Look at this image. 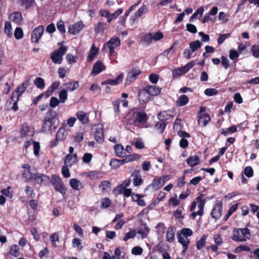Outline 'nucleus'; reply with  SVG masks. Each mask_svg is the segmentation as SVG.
<instances>
[{"instance_id":"obj_1","label":"nucleus","mask_w":259,"mask_h":259,"mask_svg":"<svg viewBox=\"0 0 259 259\" xmlns=\"http://www.w3.org/2000/svg\"><path fill=\"white\" fill-rule=\"evenodd\" d=\"M57 114L53 109H50L47 112L44 120L41 131L45 133H51L58 127V123H56Z\"/></svg>"},{"instance_id":"obj_2","label":"nucleus","mask_w":259,"mask_h":259,"mask_svg":"<svg viewBox=\"0 0 259 259\" xmlns=\"http://www.w3.org/2000/svg\"><path fill=\"white\" fill-rule=\"evenodd\" d=\"M126 118L129 119V124H134L139 126L142 123L145 122L147 119V114L143 112L131 111L126 116Z\"/></svg>"},{"instance_id":"obj_3","label":"nucleus","mask_w":259,"mask_h":259,"mask_svg":"<svg viewBox=\"0 0 259 259\" xmlns=\"http://www.w3.org/2000/svg\"><path fill=\"white\" fill-rule=\"evenodd\" d=\"M250 232L248 228L234 229L231 238L237 242L246 241L250 238Z\"/></svg>"},{"instance_id":"obj_4","label":"nucleus","mask_w":259,"mask_h":259,"mask_svg":"<svg viewBox=\"0 0 259 259\" xmlns=\"http://www.w3.org/2000/svg\"><path fill=\"white\" fill-rule=\"evenodd\" d=\"M49 181L56 191L63 195L66 194V189L60 177L53 175Z\"/></svg>"},{"instance_id":"obj_5","label":"nucleus","mask_w":259,"mask_h":259,"mask_svg":"<svg viewBox=\"0 0 259 259\" xmlns=\"http://www.w3.org/2000/svg\"><path fill=\"white\" fill-rule=\"evenodd\" d=\"M163 37V33L160 31H157L155 33H149L144 35L143 41L146 45H149L152 42L158 41Z\"/></svg>"},{"instance_id":"obj_6","label":"nucleus","mask_w":259,"mask_h":259,"mask_svg":"<svg viewBox=\"0 0 259 259\" xmlns=\"http://www.w3.org/2000/svg\"><path fill=\"white\" fill-rule=\"evenodd\" d=\"M66 48L62 46L57 51L53 52L51 56L52 61L55 64H61L63 59L62 57L66 53Z\"/></svg>"},{"instance_id":"obj_7","label":"nucleus","mask_w":259,"mask_h":259,"mask_svg":"<svg viewBox=\"0 0 259 259\" xmlns=\"http://www.w3.org/2000/svg\"><path fill=\"white\" fill-rule=\"evenodd\" d=\"M195 62L194 61H192L187 63L183 67H179L178 68L172 70V73L173 77L176 78L179 76L184 74V73L187 72L191 68H192L195 65Z\"/></svg>"},{"instance_id":"obj_8","label":"nucleus","mask_w":259,"mask_h":259,"mask_svg":"<svg viewBox=\"0 0 259 259\" xmlns=\"http://www.w3.org/2000/svg\"><path fill=\"white\" fill-rule=\"evenodd\" d=\"M120 45V40L118 37H112L104 45V48H107L109 50L110 55L114 53V49Z\"/></svg>"},{"instance_id":"obj_9","label":"nucleus","mask_w":259,"mask_h":259,"mask_svg":"<svg viewBox=\"0 0 259 259\" xmlns=\"http://www.w3.org/2000/svg\"><path fill=\"white\" fill-rule=\"evenodd\" d=\"M32 177V182L39 185H45L50 180L48 176L42 174L34 173Z\"/></svg>"},{"instance_id":"obj_10","label":"nucleus","mask_w":259,"mask_h":259,"mask_svg":"<svg viewBox=\"0 0 259 259\" xmlns=\"http://www.w3.org/2000/svg\"><path fill=\"white\" fill-rule=\"evenodd\" d=\"M141 73V71L139 68L135 67L132 68L127 74L125 84L129 85L131 82L135 81Z\"/></svg>"},{"instance_id":"obj_11","label":"nucleus","mask_w":259,"mask_h":259,"mask_svg":"<svg viewBox=\"0 0 259 259\" xmlns=\"http://www.w3.org/2000/svg\"><path fill=\"white\" fill-rule=\"evenodd\" d=\"M44 31V28L42 26H38L36 27L31 34V40L33 42L37 43L41 37Z\"/></svg>"},{"instance_id":"obj_12","label":"nucleus","mask_w":259,"mask_h":259,"mask_svg":"<svg viewBox=\"0 0 259 259\" xmlns=\"http://www.w3.org/2000/svg\"><path fill=\"white\" fill-rule=\"evenodd\" d=\"M196 200L197 201V207L199 209L197 211L192 213L191 216L193 219H194L197 215H201L203 214V210L205 203V201L201 199L200 197H197Z\"/></svg>"},{"instance_id":"obj_13","label":"nucleus","mask_w":259,"mask_h":259,"mask_svg":"<svg viewBox=\"0 0 259 259\" xmlns=\"http://www.w3.org/2000/svg\"><path fill=\"white\" fill-rule=\"evenodd\" d=\"M77 161L78 159L76 154H67L64 159V165L70 167L76 164Z\"/></svg>"},{"instance_id":"obj_14","label":"nucleus","mask_w":259,"mask_h":259,"mask_svg":"<svg viewBox=\"0 0 259 259\" xmlns=\"http://www.w3.org/2000/svg\"><path fill=\"white\" fill-rule=\"evenodd\" d=\"M138 99L140 103L145 104L148 102L150 100V96L144 88L141 90L138 93Z\"/></svg>"},{"instance_id":"obj_15","label":"nucleus","mask_w":259,"mask_h":259,"mask_svg":"<svg viewBox=\"0 0 259 259\" xmlns=\"http://www.w3.org/2000/svg\"><path fill=\"white\" fill-rule=\"evenodd\" d=\"M9 18L11 21L18 25L21 24L23 21L22 15L20 12H15L11 13Z\"/></svg>"},{"instance_id":"obj_16","label":"nucleus","mask_w":259,"mask_h":259,"mask_svg":"<svg viewBox=\"0 0 259 259\" xmlns=\"http://www.w3.org/2000/svg\"><path fill=\"white\" fill-rule=\"evenodd\" d=\"M83 26L82 22H78L74 25H70L68 30L70 33L75 35L82 29Z\"/></svg>"},{"instance_id":"obj_17","label":"nucleus","mask_w":259,"mask_h":259,"mask_svg":"<svg viewBox=\"0 0 259 259\" xmlns=\"http://www.w3.org/2000/svg\"><path fill=\"white\" fill-rule=\"evenodd\" d=\"M175 114L174 111L168 110L162 111L159 113L157 116L160 120L165 121V120L173 117Z\"/></svg>"},{"instance_id":"obj_18","label":"nucleus","mask_w":259,"mask_h":259,"mask_svg":"<svg viewBox=\"0 0 259 259\" xmlns=\"http://www.w3.org/2000/svg\"><path fill=\"white\" fill-rule=\"evenodd\" d=\"M29 80H26L19 85L15 90L14 94H16V97H18L23 94L29 85Z\"/></svg>"},{"instance_id":"obj_19","label":"nucleus","mask_w":259,"mask_h":259,"mask_svg":"<svg viewBox=\"0 0 259 259\" xmlns=\"http://www.w3.org/2000/svg\"><path fill=\"white\" fill-rule=\"evenodd\" d=\"M105 66L100 61H97L94 65L92 74L96 75L100 73L102 71L105 70Z\"/></svg>"},{"instance_id":"obj_20","label":"nucleus","mask_w":259,"mask_h":259,"mask_svg":"<svg viewBox=\"0 0 259 259\" xmlns=\"http://www.w3.org/2000/svg\"><path fill=\"white\" fill-rule=\"evenodd\" d=\"M150 96H156L160 93L161 89L155 85H148L144 88Z\"/></svg>"},{"instance_id":"obj_21","label":"nucleus","mask_w":259,"mask_h":259,"mask_svg":"<svg viewBox=\"0 0 259 259\" xmlns=\"http://www.w3.org/2000/svg\"><path fill=\"white\" fill-rule=\"evenodd\" d=\"M222 211V205L221 204H215L211 211L212 217L215 219H219L221 216Z\"/></svg>"},{"instance_id":"obj_22","label":"nucleus","mask_w":259,"mask_h":259,"mask_svg":"<svg viewBox=\"0 0 259 259\" xmlns=\"http://www.w3.org/2000/svg\"><path fill=\"white\" fill-rule=\"evenodd\" d=\"M163 185V182H162L161 178H155L152 182L147 186V188H152L153 190H156L160 188Z\"/></svg>"},{"instance_id":"obj_23","label":"nucleus","mask_w":259,"mask_h":259,"mask_svg":"<svg viewBox=\"0 0 259 259\" xmlns=\"http://www.w3.org/2000/svg\"><path fill=\"white\" fill-rule=\"evenodd\" d=\"M63 86L67 92H72L79 87V83L77 81H70L64 83Z\"/></svg>"},{"instance_id":"obj_24","label":"nucleus","mask_w":259,"mask_h":259,"mask_svg":"<svg viewBox=\"0 0 259 259\" xmlns=\"http://www.w3.org/2000/svg\"><path fill=\"white\" fill-rule=\"evenodd\" d=\"M123 78V74L120 73L115 79H108L102 83V85L104 84H110L112 85H115L119 84L121 82Z\"/></svg>"},{"instance_id":"obj_25","label":"nucleus","mask_w":259,"mask_h":259,"mask_svg":"<svg viewBox=\"0 0 259 259\" xmlns=\"http://www.w3.org/2000/svg\"><path fill=\"white\" fill-rule=\"evenodd\" d=\"M69 184L70 187L75 190H79L83 188V185L80 181L75 178L70 179Z\"/></svg>"},{"instance_id":"obj_26","label":"nucleus","mask_w":259,"mask_h":259,"mask_svg":"<svg viewBox=\"0 0 259 259\" xmlns=\"http://www.w3.org/2000/svg\"><path fill=\"white\" fill-rule=\"evenodd\" d=\"M147 11V8L146 6H142L139 10L134 14L133 16L131 17V18L133 21H136L139 18H140L142 15L145 13Z\"/></svg>"},{"instance_id":"obj_27","label":"nucleus","mask_w":259,"mask_h":259,"mask_svg":"<svg viewBox=\"0 0 259 259\" xmlns=\"http://www.w3.org/2000/svg\"><path fill=\"white\" fill-rule=\"evenodd\" d=\"M76 116L77 119L82 123L85 124L89 121V117L87 114L82 111L77 112Z\"/></svg>"},{"instance_id":"obj_28","label":"nucleus","mask_w":259,"mask_h":259,"mask_svg":"<svg viewBox=\"0 0 259 259\" xmlns=\"http://www.w3.org/2000/svg\"><path fill=\"white\" fill-rule=\"evenodd\" d=\"M4 33L9 38H11L13 36L12 27L9 21H6L5 23Z\"/></svg>"},{"instance_id":"obj_29","label":"nucleus","mask_w":259,"mask_h":259,"mask_svg":"<svg viewBox=\"0 0 259 259\" xmlns=\"http://www.w3.org/2000/svg\"><path fill=\"white\" fill-rule=\"evenodd\" d=\"M99 51V49L96 48L94 45H93L89 55L87 57V60L89 62L92 61L95 56L97 55Z\"/></svg>"},{"instance_id":"obj_30","label":"nucleus","mask_w":259,"mask_h":259,"mask_svg":"<svg viewBox=\"0 0 259 259\" xmlns=\"http://www.w3.org/2000/svg\"><path fill=\"white\" fill-rule=\"evenodd\" d=\"M176 229L174 227H169L168 228L166 233V239L169 242H173L175 238Z\"/></svg>"},{"instance_id":"obj_31","label":"nucleus","mask_w":259,"mask_h":259,"mask_svg":"<svg viewBox=\"0 0 259 259\" xmlns=\"http://www.w3.org/2000/svg\"><path fill=\"white\" fill-rule=\"evenodd\" d=\"M95 139L99 143H102L104 141V134L103 129L99 128L95 133Z\"/></svg>"},{"instance_id":"obj_32","label":"nucleus","mask_w":259,"mask_h":259,"mask_svg":"<svg viewBox=\"0 0 259 259\" xmlns=\"http://www.w3.org/2000/svg\"><path fill=\"white\" fill-rule=\"evenodd\" d=\"M114 149L116 156L122 157L123 155L125 154L124 147L121 144H116L114 147Z\"/></svg>"},{"instance_id":"obj_33","label":"nucleus","mask_w":259,"mask_h":259,"mask_svg":"<svg viewBox=\"0 0 259 259\" xmlns=\"http://www.w3.org/2000/svg\"><path fill=\"white\" fill-rule=\"evenodd\" d=\"M187 162L189 166L193 167L199 163V158L197 156H190L187 159Z\"/></svg>"},{"instance_id":"obj_34","label":"nucleus","mask_w":259,"mask_h":259,"mask_svg":"<svg viewBox=\"0 0 259 259\" xmlns=\"http://www.w3.org/2000/svg\"><path fill=\"white\" fill-rule=\"evenodd\" d=\"M210 120V117L208 114L203 113L199 118L198 123L202 124L203 126H206Z\"/></svg>"},{"instance_id":"obj_35","label":"nucleus","mask_w":259,"mask_h":259,"mask_svg":"<svg viewBox=\"0 0 259 259\" xmlns=\"http://www.w3.org/2000/svg\"><path fill=\"white\" fill-rule=\"evenodd\" d=\"M132 176L134 177V185L136 187H138L140 186L143 183V180L141 176L138 174H133Z\"/></svg>"},{"instance_id":"obj_36","label":"nucleus","mask_w":259,"mask_h":259,"mask_svg":"<svg viewBox=\"0 0 259 259\" xmlns=\"http://www.w3.org/2000/svg\"><path fill=\"white\" fill-rule=\"evenodd\" d=\"M201 46V43L198 40L192 41L189 44V49L191 50V52L193 53L199 49Z\"/></svg>"},{"instance_id":"obj_37","label":"nucleus","mask_w":259,"mask_h":259,"mask_svg":"<svg viewBox=\"0 0 259 259\" xmlns=\"http://www.w3.org/2000/svg\"><path fill=\"white\" fill-rule=\"evenodd\" d=\"M189 101V99L187 96L185 95H181L179 97L177 100V104L180 106L185 105Z\"/></svg>"},{"instance_id":"obj_38","label":"nucleus","mask_w":259,"mask_h":259,"mask_svg":"<svg viewBox=\"0 0 259 259\" xmlns=\"http://www.w3.org/2000/svg\"><path fill=\"white\" fill-rule=\"evenodd\" d=\"M178 241L183 245L184 250L186 249L190 242L189 239L187 237L180 235L178 236Z\"/></svg>"},{"instance_id":"obj_39","label":"nucleus","mask_w":259,"mask_h":259,"mask_svg":"<svg viewBox=\"0 0 259 259\" xmlns=\"http://www.w3.org/2000/svg\"><path fill=\"white\" fill-rule=\"evenodd\" d=\"M66 133L64 128H60L56 134V141H62L65 138Z\"/></svg>"},{"instance_id":"obj_40","label":"nucleus","mask_w":259,"mask_h":259,"mask_svg":"<svg viewBox=\"0 0 259 259\" xmlns=\"http://www.w3.org/2000/svg\"><path fill=\"white\" fill-rule=\"evenodd\" d=\"M137 233L141 239H144L147 237L149 233L148 228L146 226H144L143 228L138 230Z\"/></svg>"},{"instance_id":"obj_41","label":"nucleus","mask_w":259,"mask_h":259,"mask_svg":"<svg viewBox=\"0 0 259 259\" xmlns=\"http://www.w3.org/2000/svg\"><path fill=\"white\" fill-rule=\"evenodd\" d=\"M136 233L137 231L135 229H131L128 232L125 233L124 237L123 238V240L124 241H127L128 239L134 238Z\"/></svg>"},{"instance_id":"obj_42","label":"nucleus","mask_w":259,"mask_h":259,"mask_svg":"<svg viewBox=\"0 0 259 259\" xmlns=\"http://www.w3.org/2000/svg\"><path fill=\"white\" fill-rule=\"evenodd\" d=\"M206 235H203L200 239L197 241L196 243V248L197 249L200 250L204 247L206 242Z\"/></svg>"},{"instance_id":"obj_43","label":"nucleus","mask_w":259,"mask_h":259,"mask_svg":"<svg viewBox=\"0 0 259 259\" xmlns=\"http://www.w3.org/2000/svg\"><path fill=\"white\" fill-rule=\"evenodd\" d=\"M166 126L165 121L160 120L155 126V130L159 133H162Z\"/></svg>"},{"instance_id":"obj_44","label":"nucleus","mask_w":259,"mask_h":259,"mask_svg":"<svg viewBox=\"0 0 259 259\" xmlns=\"http://www.w3.org/2000/svg\"><path fill=\"white\" fill-rule=\"evenodd\" d=\"M34 83L39 89H44L45 88L44 79L41 77L36 78L34 81Z\"/></svg>"},{"instance_id":"obj_45","label":"nucleus","mask_w":259,"mask_h":259,"mask_svg":"<svg viewBox=\"0 0 259 259\" xmlns=\"http://www.w3.org/2000/svg\"><path fill=\"white\" fill-rule=\"evenodd\" d=\"M29 133V127L28 125L26 123L23 124L20 131L21 137L24 138L28 135Z\"/></svg>"},{"instance_id":"obj_46","label":"nucleus","mask_w":259,"mask_h":259,"mask_svg":"<svg viewBox=\"0 0 259 259\" xmlns=\"http://www.w3.org/2000/svg\"><path fill=\"white\" fill-rule=\"evenodd\" d=\"M22 5L27 10L35 5L34 0H21Z\"/></svg>"},{"instance_id":"obj_47","label":"nucleus","mask_w":259,"mask_h":259,"mask_svg":"<svg viewBox=\"0 0 259 259\" xmlns=\"http://www.w3.org/2000/svg\"><path fill=\"white\" fill-rule=\"evenodd\" d=\"M60 84V82L59 81H56L53 82L49 88L47 92L49 94H52L58 88Z\"/></svg>"},{"instance_id":"obj_48","label":"nucleus","mask_w":259,"mask_h":259,"mask_svg":"<svg viewBox=\"0 0 259 259\" xmlns=\"http://www.w3.org/2000/svg\"><path fill=\"white\" fill-rule=\"evenodd\" d=\"M67 92L66 90H62L59 94V100L61 103H64L67 99Z\"/></svg>"},{"instance_id":"obj_49","label":"nucleus","mask_w":259,"mask_h":259,"mask_svg":"<svg viewBox=\"0 0 259 259\" xmlns=\"http://www.w3.org/2000/svg\"><path fill=\"white\" fill-rule=\"evenodd\" d=\"M34 173H31L29 170H25L23 172L22 177L27 182L32 181Z\"/></svg>"},{"instance_id":"obj_50","label":"nucleus","mask_w":259,"mask_h":259,"mask_svg":"<svg viewBox=\"0 0 259 259\" xmlns=\"http://www.w3.org/2000/svg\"><path fill=\"white\" fill-rule=\"evenodd\" d=\"M122 13V10L121 9H118L115 13L110 14H109V16L108 17V22L109 23L111 22V21L116 18L118 15L121 14Z\"/></svg>"},{"instance_id":"obj_51","label":"nucleus","mask_w":259,"mask_h":259,"mask_svg":"<svg viewBox=\"0 0 259 259\" xmlns=\"http://www.w3.org/2000/svg\"><path fill=\"white\" fill-rule=\"evenodd\" d=\"M14 36L17 39H20L23 37V31L21 28L17 27L15 29Z\"/></svg>"},{"instance_id":"obj_52","label":"nucleus","mask_w":259,"mask_h":259,"mask_svg":"<svg viewBox=\"0 0 259 259\" xmlns=\"http://www.w3.org/2000/svg\"><path fill=\"white\" fill-rule=\"evenodd\" d=\"M124 163V162L123 161V159L122 160H120L113 159L111 160L110 164L112 167L116 168Z\"/></svg>"},{"instance_id":"obj_53","label":"nucleus","mask_w":259,"mask_h":259,"mask_svg":"<svg viewBox=\"0 0 259 259\" xmlns=\"http://www.w3.org/2000/svg\"><path fill=\"white\" fill-rule=\"evenodd\" d=\"M19 247L17 245H13L11 247L10 253L14 256L17 257L19 255Z\"/></svg>"},{"instance_id":"obj_54","label":"nucleus","mask_w":259,"mask_h":259,"mask_svg":"<svg viewBox=\"0 0 259 259\" xmlns=\"http://www.w3.org/2000/svg\"><path fill=\"white\" fill-rule=\"evenodd\" d=\"M140 157L141 156L139 155L134 154L126 156V157L123 159V161L125 163L128 162L134 161L136 159H139Z\"/></svg>"},{"instance_id":"obj_55","label":"nucleus","mask_w":259,"mask_h":259,"mask_svg":"<svg viewBox=\"0 0 259 259\" xmlns=\"http://www.w3.org/2000/svg\"><path fill=\"white\" fill-rule=\"evenodd\" d=\"M50 240L52 242V245L54 247H57L56 242L59 241L58 234L56 233L52 234L50 236Z\"/></svg>"},{"instance_id":"obj_56","label":"nucleus","mask_w":259,"mask_h":259,"mask_svg":"<svg viewBox=\"0 0 259 259\" xmlns=\"http://www.w3.org/2000/svg\"><path fill=\"white\" fill-rule=\"evenodd\" d=\"M110 184L108 181H104L101 182L99 188L102 191L104 192L110 188Z\"/></svg>"},{"instance_id":"obj_57","label":"nucleus","mask_w":259,"mask_h":259,"mask_svg":"<svg viewBox=\"0 0 259 259\" xmlns=\"http://www.w3.org/2000/svg\"><path fill=\"white\" fill-rule=\"evenodd\" d=\"M106 24L105 23L99 22L95 27V31L96 33H100L101 31H104L105 29Z\"/></svg>"},{"instance_id":"obj_58","label":"nucleus","mask_w":259,"mask_h":259,"mask_svg":"<svg viewBox=\"0 0 259 259\" xmlns=\"http://www.w3.org/2000/svg\"><path fill=\"white\" fill-rule=\"evenodd\" d=\"M81 241L80 239L78 238H74L72 240V245L73 247H77L78 249L80 250L82 248V246L81 245Z\"/></svg>"},{"instance_id":"obj_59","label":"nucleus","mask_w":259,"mask_h":259,"mask_svg":"<svg viewBox=\"0 0 259 259\" xmlns=\"http://www.w3.org/2000/svg\"><path fill=\"white\" fill-rule=\"evenodd\" d=\"M192 234L193 231L189 228H183L181 231V235L186 237L191 236Z\"/></svg>"},{"instance_id":"obj_60","label":"nucleus","mask_w":259,"mask_h":259,"mask_svg":"<svg viewBox=\"0 0 259 259\" xmlns=\"http://www.w3.org/2000/svg\"><path fill=\"white\" fill-rule=\"evenodd\" d=\"M143 252V248L140 246L134 247L132 249V253L136 255L142 254Z\"/></svg>"},{"instance_id":"obj_61","label":"nucleus","mask_w":259,"mask_h":259,"mask_svg":"<svg viewBox=\"0 0 259 259\" xmlns=\"http://www.w3.org/2000/svg\"><path fill=\"white\" fill-rule=\"evenodd\" d=\"M244 175L248 178H250L253 176V171L251 166H246L244 170Z\"/></svg>"},{"instance_id":"obj_62","label":"nucleus","mask_w":259,"mask_h":259,"mask_svg":"<svg viewBox=\"0 0 259 259\" xmlns=\"http://www.w3.org/2000/svg\"><path fill=\"white\" fill-rule=\"evenodd\" d=\"M60 101L56 97H52L50 101V106L52 108H55L60 103Z\"/></svg>"},{"instance_id":"obj_63","label":"nucleus","mask_w":259,"mask_h":259,"mask_svg":"<svg viewBox=\"0 0 259 259\" xmlns=\"http://www.w3.org/2000/svg\"><path fill=\"white\" fill-rule=\"evenodd\" d=\"M218 93V91L215 89L209 88L206 89L204 91V94L208 96L215 95H217Z\"/></svg>"},{"instance_id":"obj_64","label":"nucleus","mask_w":259,"mask_h":259,"mask_svg":"<svg viewBox=\"0 0 259 259\" xmlns=\"http://www.w3.org/2000/svg\"><path fill=\"white\" fill-rule=\"evenodd\" d=\"M253 55L255 58H259V46L254 45L251 48Z\"/></svg>"}]
</instances>
